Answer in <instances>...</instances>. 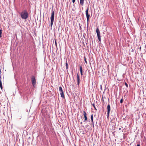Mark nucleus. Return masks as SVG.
I'll use <instances>...</instances> for the list:
<instances>
[{
    "instance_id": "obj_1",
    "label": "nucleus",
    "mask_w": 146,
    "mask_h": 146,
    "mask_svg": "<svg viewBox=\"0 0 146 146\" xmlns=\"http://www.w3.org/2000/svg\"><path fill=\"white\" fill-rule=\"evenodd\" d=\"M22 18L24 19H26L29 17V14L26 10H24L21 12L20 14Z\"/></svg>"
},
{
    "instance_id": "obj_2",
    "label": "nucleus",
    "mask_w": 146,
    "mask_h": 146,
    "mask_svg": "<svg viewBox=\"0 0 146 146\" xmlns=\"http://www.w3.org/2000/svg\"><path fill=\"white\" fill-rule=\"evenodd\" d=\"M54 11H53L51 13V16L50 17V26L52 27V26L54 19Z\"/></svg>"
},
{
    "instance_id": "obj_3",
    "label": "nucleus",
    "mask_w": 146,
    "mask_h": 146,
    "mask_svg": "<svg viewBox=\"0 0 146 146\" xmlns=\"http://www.w3.org/2000/svg\"><path fill=\"white\" fill-rule=\"evenodd\" d=\"M31 82L32 85L34 87H35L36 83V80L35 76H32L31 78Z\"/></svg>"
},
{
    "instance_id": "obj_4",
    "label": "nucleus",
    "mask_w": 146,
    "mask_h": 146,
    "mask_svg": "<svg viewBox=\"0 0 146 146\" xmlns=\"http://www.w3.org/2000/svg\"><path fill=\"white\" fill-rule=\"evenodd\" d=\"M96 32L97 34V36L98 40L100 42H101L100 33L99 31V30L98 28H97L96 29Z\"/></svg>"
},
{
    "instance_id": "obj_5",
    "label": "nucleus",
    "mask_w": 146,
    "mask_h": 146,
    "mask_svg": "<svg viewBox=\"0 0 146 146\" xmlns=\"http://www.w3.org/2000/svg\"><path fill=\"white\" fill-rule=\"evenodd\" d=\"M107 118H108L109 116L110 112L111 110V108L110 107V105L109 104H108L107 107Z\"/></svg>"
},
{
    "instance_id": "obj_6",
    "label": "nucleus",
    "mask_w": 146,
    "mask_h": 146,
    "mask_svg": "<svg viewBox=\"0 0 146 146\" xmlns=\"http://www.w3.org/2000/svg\"><path fill=\"white\" fill-rule=\"evenodd\" d=\"M59 91L60 92V94L61 96V97L62 98H64V92L62 89V87L61 86L59 88Z\"/></svg>"
},
{
    "instance_id": "obj_7",
    "label": "nucleus",
    "mask_w": 146,
    "mask_h": 146,
    "mask_svg": "<svg viewBox=\"0 0 146 146\" xmlns=\"http://www.w3.org/2000/svg\"><path fill=\"white\" fill-rule=\"evenodd\" d=\"M88 10H89V9L88 8H87L86 11V18H87L88 23L89 19V18L90 17V15L89 14H88Z\"/></svg>"
},
{
    "instance_id": "obj_8",
    "label": "nucleus",
    "mask_w": 146,
    "mask_h": 146,
    "mask_svg": "<svg viewBox=\"0 0 146 146\" xmlns=\"http://www.w3.org/2000/svg\"><path fill=\"white\" fill-rule=\"evenodd\" d=\"M83 113H84V117L85 118L84 120V122L85 121H86L87 120V118L86 116V112L84 111H83Z\"/></svg>"
},
{
    "instance_id": "obj_9",
    "label": "nucleus",
    "mask_w": 146,
    "mask_h": 146,
    "mask_svg": "<svg viewBox=\"0 0 146 146\" xmlns=\"http://www.w3.org/2000/svg\"><path fill=\"white\" fill-rule=\"evenodd\" d=\"M80 78L78 74H77V84L79 85L80 84Z\"/></svg>"
},
{
    "instance_id": "obj_10",
    "label": "nucleus",
    "mask_w": 146,
    "mask_h": 146,
    "mask_svg": "<svg viewBox=\"0 0 146 146\" xmlns=\"http://www.w3.org/2000/svg\"><path fill=\"white\" fill-rule=\"evenodd\" d=\"M80 72L81 75H83L82 74V67L81 66H80Z\"/></svg>"
},
{
    "instance_id": "obj_11",
    "label": "nucleus",
    "mask_w": 146,
    "mask_h": 146,
    "mask_svg": "<svg viewBox=\"0 0 146 146\" xmlns=\"http://www.w3.org/2000/svg\"><path fill=\"white\" fill-rule=\"evenodd\" d=\"M91 121L92 122V123H93V127L94 126V121H93V114H92V115H91Z\"/></svg>"
},
{
    "instance_id": "obj_12",
    "label": "nucleus",
    "mask_w": 146,
    "mask_h": 146,
    "mask_svg": "<svg viewBox=\"0 0 146 146\" xmlns=\"http://www.w3.org/2000/svg\"><path fill=\"white\" fill-rule=\"evenodd\" d=\"M84 2V0H80V4L81 5L83 6V5Z\"/></svg>"
},
{
    "instance_id": "obj_13",
    "label": "nucleus",
    "mask_w": 146,
    "mask_h": 146,
    "mask_svg": "<svg viewBox=\"0 0 146 146\" xmlns=\"http://www.w3.org/2000/svg\"><path fill=\"white\" fill-rule=\"evenodd\" d=\"M0 87L1 89L2 90L3 87H2V82H1V79H0Z\"/></svg>"
},
{
    "instance_id": "obj_14",
    "label": "nucleus",
    "mask_w": 146,
    "mask_h": 146,
    "mask_svg": "<svg viewBox=\"0 0 146 146\" xmlns=\"http://www.w3.org/2000/svg\"><path fill=\"white\" fill-rule=\"evenodd\" d=\"M1 34H2V30L1 29H0V38L2 37Z\"/></svg>"
},
{
    "instance_id": "obj_15",
    "label": "nucleus",
    "mask_w": 146,
    "mask_h": 146,
    "mask_svg": "<svg viewBox=\"0 0 146 146\" xmlns=\"http://www.w3.org/2000/svg\"><path fill=\"white\" fill-rule=\"evenodd\" d=\"M92 105L94 107V109L95 110H97V109L96 108L95 106V104H92Z\"/></svg>"
},
{
    "instance_id": "obj_16",
    "label": "nucleus",
    "mask_w": 146,
    "mask_h": 146,
    "mask_svg": "<svg viewBox=\"0 0 146 146\" xmlns=\"http://www.w3.org/2000/svg\"><path fill=\"white\" fill-rule=\"evenodd\" d=\"M84 61H85V63H86V64H87V61H86V57L85 56L84 57Z\"/></svg>"
},
{
    "instance_id": "obj_17",
    "label": "nucleus",
    "mask_w": 146,
    "mask_h": 146,
    "mask_svg": "<svg viewBox=\"0 0 146 146\" xmlns=\"http://www.w3.org/2000/svg\"><path fill=\"white\" fill-rule=\"evenodd\" d=\"M125 85L126 86L127 88L128 87V84H127L126 82H125Z\"/></svg>"
},
{
    "instance_id": "obj_18",
    "label": "nucleus",
    "mask_w": 146,
    "mask_h": 146,
    "mask_svg": "<svg viewBox=\"0 0 146 146\" xmlns=\"http://www.w3.org/2000/svg\"><path fill=\"white\" fill-rule=\"evenodd\" d=\"M123 99H121L120 100V102L121 104L122 103V102H123Z\"/></svg>"
},
{
    "instance_id": "obj_19",
    "label": "nucleus",
    "mask_w": 146,
    "mask_h": 146,
    "mask_svg": "<svg viewBox=\"0 0 146 146\" xmlns=\"http://www.w3.org/2000/svg\"><path fill=\"white\" fill-rule=\"evenodd\" d=\"M66 69H67L68 68V63H67V62H66Z\"/></svg>"
},
{
    "instance_id": "obj_20",
    "label": "nucleus",
    "mask_w": 146,
    "mask_h": 146,
    "mask_svg": "<svg viewBox=\"0 0 146 146\" xmlns=\"http://www.w3.org/2000/svg\"><path fill=\"white\" fill-rule=\"evenodd\" d=\"M75 1V0H72V2L73 3H74Z\"/></svg>"
},
{
    "instance_id": "obj_21",
    "label": "nucleus",
    "mask_w": 146,
    "mask_h": 146,
    "mask_svg": "<svg viewBox=\"0 0 146 146\" xmlns=\"http://www.w3.org/2000/svg\"><path fill=\"white\" fill-rule=\"evenodd\" d=\"M55 43L56 45V41H55Z\"/></svg>"
},
{
    "instance_id": "obj_22",
    "label": "nucleus",
    "mask_w": 146,
    "mask_h": 146,
    "mask_svg": "<svg viewBox=\"0 0 146 146\" xmlns=\"http://www.w3.org/2000/svg\"><path fill=\"white\" fill-rule=\"evenodd\" d=\"M137 146H140V145L139 144H137Z\"/></svg>"
},
{
    "instance_id": "obj_23",
    "label": "nucleus",
    "mask_w": 146,
    "mask_h": 146,
    "mask_svg": "<svg viewBox=\"0 0 146 146\" xmlns=\"http://www.w3.org/2000/svg\"><path fill=\"white\" fill-rule=\"evenodd\" d=\"M141 47H140V48H139V49H140V50H141Z\"/></svg>"
},
{
    "instance_id": "obj_24",
    "label": "nucleus",
    "mask_w": 146,
    "mask_h": 146,
    "mask_svg": "<svg viewBox=\"0 0 146 146\" xmlns=\"http://www.w3.org/2000/svg\"><path fill=\"white\" fill-rule=\"evenodd\" d=\"M82 122H81V123H80V124H82Z\"/></svg>"
},
{
    "instance_id": "obj_25",
    "label": "nucleus",
    "mask_w": 146,
    "mask_h": 146,
    "mask_svg": "<svg viewBox=\"0 0 146 146\" xmlns=\"http://www.w3.org/2000/svg\"><path fill=\"white\" fill-rule=\"evenodd\" d=\"M121 129V128H119V129L120 130Z\"/></svg>"
},
{
    "instance_id": "obj_26",
    "label": "nucleus",
    "mask_w": 146,
    "mask_h": 146,
    "mask_svg": "<svg viewBox=\"0 0 146 146\" xmlns=\"http://www.w3.org/2000/svg\"><path fill=\"white\" fill-rule=\"evenodd\" d=\"M92 125H93V124H92Z\"/></svg>"
}]
</instances>
